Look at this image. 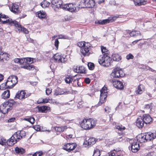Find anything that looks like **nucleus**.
I'll return each mask as SVG.
<instances>
[{
	"instance_id": "f257e3e1",
	"label": "nucleus",
	"mask_w": 156,
	"mask_h": 156,
	"mask_svg": "<svg viewBox=\"0 0 156 156\" xmlns=\"http://www.w3.org/2000/svg\"><path fill=\"white\" fill-rule=\"evenodd\" d=\"M96 121L92 119H84L80 122V126L84 129L89 130L96 125Z\"/></svg>"
},
{
	"instance_id": "f03ea898",
	"label": "nucleus",
	"mask_w": 156,
	"mask_h": 156,
	"mask_svg": "<svg viewBox=\"0 0 156 156\" xmlns=\"http://www.w3.org/2000/svg\"><path fill=\"white\" fill-rule=\"evenodd\" d=\"M3 23H8L11 26H14L16 31L19 32L22 31L25 34H27L29 31L26 28L22 27L20 23L15 20H13L12 19H9L6 21H3Z\"/></svg>"
},
{
	"instance_id": "7ed1b4c3",
	"label": "nucleus",
	"mask_w": 156,
	"mask_h": 156,
	"mask_svg": "<svg viewBox=\"0 0 156 156\" xmlns=\"http://www.w3.org/2000/svg\"><path fill=\"white\" fill-rule=\"evenodd\" d=\"M98 61L101 65L107 67L111 64L112 59L108 55H101L99 57Z\"/></svg>"
},
{
	"instance_id": "20e7f679",
	"label": "nucleus",
	"mask_w": 156,
	"mask_h": 156,
	"mask_svg": "<svg viewBox=\"0 0 156 156\" xmlns=\"http://www.w3.org/2000/svg\"><path fill=\"white\" fill-rule=\"evenodd\" d=\"M125 75L123 71L119 67H116L113 69L110 76L112 79L118 78L123 77Z\"/></svg>"
},
{
	"instance_id": "39448f33",
	"label": "nucleus",
	"mask_w": 156,
	"mask_h": 156,
	"mask_svg": "<svg viewBox=\"0 0 156 156\" xmlns=\"http://www.w3.org/2000/svg\"><path fill=\"white\" fill-rule=\"evenodd\" d=\"M94 0H81L79 5L81 8H92L95 5Z\"/></svg>"
},
{
	"instance_id": "423d86ee",
	"label": "nucleus",
	"mask_w": 156,
	"mask_h": 156,
	"mask_svg": "<svg viewBox=\"0 0 156 156\" xmlns=\"http://www.w3.org/2000/svg\"><path fill=\"white\" fill-rule=\"evenodd\" d=\"M18 77L16 76L12 75L9 77L6 81L7 85L9 88L13 87L18 82Z\"/></svg>"
},
{
	"instance_id": "0eeeda50",
	"label": "nucleus",
	"mask_w": 156,
	"mask_h": 156,
	"mask_svg": "<svg viewBox=\"0 0 156 156\" xmlns=\"http://www.w3.org/2000/svg\"><path fill=\"white\" fill-rule=\"evenodd\" d=\"M66 56L65 55H60L58 53L55 54L53 57L55 60L58 63H65L66 62L67 59Z\"/></svg>"
},
{
	"instance_id": "6e6552de",
	"label": "nucleus",
	"mask_w": 156,
	"mask_h": 156,
	"mask_svg": "<svg viewBox=\"0 0 156 156\" xmlns=\"http://www.w3.org/2000/svg\"><path fill=\"white\" fill-rule=\"evenodd\" d=\"M89 43H86L85 47L81 49V52L82 55L84 56H89L90 54V52L91 47Z\"/></svg>"
},
{
	"instance_id": "1a4fd4ad",
	"label": "nucleus",
	"mask_w": 156,
	"mask_h": 156,
	"mask_svg": "<svg viewBox=\"0 0 156 156\" xmlns=\"http://www.w3.org/2000/svg\"><path fill=\"white\" fill-rule=\"evenodd\" d=\"M76 147L77 145L75 143H69L64 144L62 147L63 149L69 152L74 150Z\"/></svg>"
},
{
	"instance_id": "9d476101",
	"label": "nucleus",
	"mask_w": 156,
	"mask_h": 156,
	"mask_svg": "<svg viewBox=\"0 0 156 156\" xmlns=\"http://www.w3.org/2000/svg\"><path fill=\"white\" fill-rule=\"evenodd\" d=\"M117 18L116 17H110L108 18V19L103 20H98L97 22H96V23H97L98 24L100 25H105L107 23H109L110 22H112L115 21L116 19Z\"/></svg>"
},
{
	"instance_id": "9b49d317",
	"label": "nucleus",
	"mask_w": 156,
	"mask_h": 156,
	"mask_svg": "<svg viewBox=\"0 0 156 156\" xmlns=\"http://www.w3.org/2000/svg\"><path fill=\"white\" fill-rule=\"evenodd\" d=\"M62 9L71 12H74L76 10L75 5L71 3L63 4Z\"/></svg>"
},
{
	"instance_id": "f8f14e48",
	"label": "nucleus",
	"mask_w": 156,
	"mask_h": 156,
	"mask_svg": "<svg viewBox=\"0 0 156 156\" xmlns=\"http://www.w3.org/2000/svg\"><path fill=\"white\" fill-rule=\"evenodd\" d=\"M30 95V94H27L25 90H22L18 91L16 95V97L20 99H22L28 97Z\"/></svg>"
},
{
	"instance_id": "ddd939ff",
	"label": "nucleus",
	"mask_w": 156,
	"mask_h": 156,
	"mask_svg": "<svg viewBox=\"0 0 156 156\" xmlns=\"http://www.w3.org/2000/svg\"><path fill=\"white\" fill-rule=\"evenodd\" d=\"M96 142V140L95 138L91 137L88 139L86 138L84 141L83 144L85 147H87L94 144Z\"/></svg>"
},
{
	"instance_id": "4468645a",
	"label": "nucleus",
	"mask_w": 156,
	"mask_h": 156,
	"mask_svg": "<svg viewBox=\"0 0 156 156\" xmlns=\"http://www.w3.org/2000/svg\"><path fill=\"white\" fill-rule=\"evenodd\" d=\"M52 7L56 8H62V0H52L51 1Z\"/></svg>"
},
{
	"instance_id": "2eb2a0df",
	"label": "nucleus",
	"mask_w": 156,
	"mask_h": 156,
	"mask_svg": "<svg viewBox=\"0 0 156 156\" xmlns=\"http://www.w3.org/2000/svg\"><path fill=\"white\" fill-rule=\"evenodd\" d=\"M112 83L114 87L118 89L122 90L124 88V85L119 80L113 81Z\"/></svg>"
},
{
	"instance_id": "dca6fc26",
	"label": "nucleus",
	"mask_w": 156,
	"mask_h": 156,
	"mask_svg": "<svg viewBox=\"0 0 156 156\" xmlns=\"http://www.w3.org/2000/svg\"><path fill=\"white\" fill-rule=\"evenodd\" d=\"M9 109V106L5 102L0 106V111L4 114L8 113Z\"/></svg>"
},
{
	"instance_id": "f3484780",
	"label": "nucleus",
	"mask_w": 156,
	"mask_h": 156,
	"mask_svg": "<svg viewBox=\"0 0 156 156\" xmlns=\"http://www.w3.org/2000/svg\"><path fill=\"white\" fill-rule=\"evenodd\" d=\"M136 126L139 128H142L144 126V121L143 118H142L141 116L139 117L137 119L136 122Z\"/></svg>"
},
{
	"instance_id": "a211bd4d",
	"label": "nucleus",
	"mask_w": 156,
	"mask_h": 156,
	"mask_svg": "<svg viewBox=\"0 0 156 156\" xmlns=\"http://www.w3.org/2000/svg\"><path fill=\"white\" fill-rule=\"evenodd\" d=\"M37 108L38 109V111L40 112L47 113L50 111V108L48 106H38L37 107Z\"/></svg>"
},
{
	"instance_id": "6ab92c4d",
	"label": "nucleus",
	"mask_w": 156,
	"mask_h": 156,
	"mask_svg": "<svg viewBox=\"0 0 156 156\" xmlns=\"http://www.w3.org/2000/svg\"><path fill=\"white\" fill-rule=\"evenodd\" d=\"M147 141L151 140L156 138V132L153 133H145Z\"/></svg>"
},
{
	"instance_id": "aec40b11",
	"label": "nucleus",
	"mask_w": 156,
	"mask_h": 156,
	"mask_svg": "<svg viewBox=\"0 0 156 156\" xmlns=\"http://www.w3.org/2000/svg\"><path fill=\"white\" fill-rule=\"evenodd\" d=\"M137 141L140 143H143L147 141L146 134L145 135L140 134L136 137Z\"/></svg>"
},
{
	"instance_id": "412c9836",
	"label": "nucleus",
	"mask_w": 156,
	"mask_h": 156,
	"mask_svg": "<svg viewBox=\"0 0 156 156\" xmlns=\"http://www.w3.org/2000/svg\"><path fill=\"white\" fill-rule=\"evenodd\" d=\"M131 147V151L134 153L136 152L140 149L139 144L136 141H134L132 144Z\"/></svg>"
},
{
	"instance_id": "4be33fe9",
	"label": "nucleus",
	"mask_w": 156,
	"mask_h": 156,
	"mask_svg": "<svg viewBox=\"0 0 156 156\" xmlns=\"http://www.w3.org/2000/svg\"><path fill=\"white\" fill-rule=\"evenodd\" d=\"M36 16L40 19H45L46 17V13L43 11L40 10L36 13Z\"/></svg>"
},
{
	"instance_id": "5701e85b",
	"label": "nucleus",
	"mask_w": 156,
	"mask_h": 156,
	"mask_svg": "<svg viewBox=\"0 0 156 156\" xmlns=\"http://www.w3.org/2000/svg\"><path fill=\"white\" fill-rule=\"evenodd\" d=\"M143 118L145 123L149 124L152 121V118L149 115L145 114L143 115Z\"/></svg>"
},
{
	"instance_id": "b1692460",
	"label": "nucleus",
	"mask_w": 156,
	"mask_h": 156,
	"mask_svg": "<svg viewBox=\"0 0 156 156\" xmlns=\"http://www.w3.org/2000/svg\"><path fill=\"white\" fill-rule=\"evenodd\" d=\"M11 9V11L15 13L18 14L20 12L19 5L15 3L12 4Z\"/></svg>"
},
{
	"instance_id": "393cba45",
	"label": "nucleus",
	"mask_w": 156,
	"mask_h": 156,
	"mask_svg": "<svg viewBox=\"0 0 156 156\" xmlns=\"http://www.w3.org/2000/svg\"><path fill=\"white\" fill-rule=\"evenodd\" d=\"M15 137H14V134L7 141V144L9 146H12L16 144L17 141H18L17 139Z\"/></svg>"
},
{
	"instance_id": "a878e982",
	"label": "nucleus",
	"mask_w": 156,
	"mask_h": 156,
	"mask_svg": "<svg viewBox=\"0 0 156 156\" xmlns=\"http://www.w3.org/2000/svg\"><path fill=\"white\" fill-rule=\"evenodd\" d=\"M130 35L132 37H139L141 38L143 37L139 31L134 30L131 32L130 34Z\"/></svg>"
},
{
	"instance_id": "bb28decb",
	"label": "nucleus",
	"mask_w": 156,
	"mask_h": 156,
	"mask_svg": "<svg viewBox=\"0 0 156 156\" xmlns=\"http://www.w3.org/2000/svg\"><path fill=\"white\" fill-rule=\"evenodd\" d=\"M68 128L67 126H55L54 127V129L56 131L60 133L66 130Z\"/></svg>"
},
{
	"instance_id": "cd10ccee",
	"label": "nucleus",
	"mask_w": 156,
	"mask_h": 156,
	"mask_svg": "<svg viewBox=\"0 0 156 156\" xmlns=\"http://www.w3.org/2000/svg\"><path fill=\"white\" fill-rule=\"evenodd\" d=\"M144 86L143 85L140 84L137 87L136 90V94H141L144 91Z\"/></svg>"
},
{
	"instance_id": "c85d7f7f",
	"label": "nucleus",
	"mask_w": 156,
	"mask_h": 156,
	"mask_svg": "<svg viewBox=\"0 0 156 156\" xmlns=\"http://www.w3.org/2000/svg\"><path fill=\"white\" fill-rule=\"evenodd\" d=\"M75 76H71L70 75L66 76L65 79V82L67 83H70L73 81Z\"/></svg>"
},
{
	"instance_id": "c756f323",
	"label": "nucleus",
	"mask_w": 156,
	"mask_h": 156,
	"mask_svg": "<svg viewBox=\"0 0 156 156\" xmlns=\"http://www.w3.org/2000/svg\"><path fill=\"white\" fill-rule=\"evenodd\" d=\"M134 1L136 6L144 5L147 3V0H134Z\"/></svg>"
},
{
	"instance_id": "7c9ffc66",
	"label": "nucleus",
	"mask_w": 156,
	"mask_h": 156,
	"mask_svg": "<svg viewBox=\"0 0 156 156\" xmlns=\"http://www.w3.org/2000/svg\"><path fill=\"white\" fill-rule=\"evenodd\" d=\"M9 55L6 53H3L0 51V59L7 60L8 59Z\"/></svg>"
},
{
	"instance_id": "2f4dec72",
	"label": "nucleus",
	"mask_w": 156,
	"mask_h": 156,
	"mask_svg": "<svg viewBox=\"0 0 156 156\" xmlns=\"http://www.w3.org/2000/svg\"><path fill=\"white\" fill-rule=\"evenodd\" d=\"M10 96V91L9 90L5 91L2 95V98L5 99L9 98Z\"/></svg>"
},
{
	"instance_id": "473e14b6",
	"label": "nucleus",
	"mask_w": 156,
	"mask_h": 156,
	"mask_svg": "<svg viewBox=\"0 0 156 156\" xmlns=\"http://www.w3.org/2000/svg\"><path fill=\"white\" fill-rule=\"evenodd\" d=\"M106 98L107 96L103 95H100V101L98 103V105H97V107L99 105H101L102 104L104 103L105 102V99Z\"/></svg>"
},
{
	"instance_id": "72a5a7b5",
	"label": "nucleus",
	"mask_w": 156,
	"mask_h": 156,
	"mask_svg": "<svg viewBox=\"0 0 156 156\" xmlns=\"http://www.w3.org/2000/svg\"><path fill=\"white\" fill-rule=\"evenodd\" d=\"M15 151L16 153L23 154L25 153V150L21 147H16L15 148Z\"/></svg>"
},
{
	"instance_id": "f704fd0d",
	"label": "nucleus",
	"mask_w": 156,
	"mask_h": 156,
	"mask_svg": "<svg viewBox=\"0 0 156 156\" xmlns=\"http://www.w3.org/2000/svg\"><path fill=\"white\" fill-rule=\"evenodd\" d=\"M78 69L76 71L77 73H86V69L83 66H79Z\"/></svg>"
},
{
	"instance_id": "c9c22d12",
	"label": "nucleus",
	"mask_w": 156,
	"mask_h": 156,
	"mask_svg": "<svg viewBox=\"0 0 156 156\" xmlns=\"http://www.w3.org/2000/svg\"><path fill=\"white\" fill-rule=\"evenodd\" d=\"M23 63L29 64L33 62V58H23Z\"/></svg>"
},
{
	"instance_id": "e433bc0d",
	"label": "nucleus",
	"mask_w": 156,
	"mask_h": 156,
	"mask_svg": "<svg viewBox=\"0 0 156 156\" xmlns=\"http://www.w3.org/2000/svg\"><path fill=\"white\" fill-rule=\"evenodd\" d=\"M73 84L74 86L76 87L79 86L78 83H79V80L78 78L77 77V75L75 76V77L73 81Z\"/></svg>"
},
{
	"instance_id": "4c0bfd02",
	"label": "nucleus",
	"mask_w": 156,
	"mask_h": 156,
	"mask_svg": "<svg viewBox=\"0 0 156 156\" xmlns=\"http://www.w3.org/2000/svg\"><path fill=\"white\" fill-rule=\"evenodd\" d=\"M65 92L62 89L57 88L55 91L54 94L56 95H61L64 94Z\"/></svg>"
},
{
	"instance_id": "58836bf2",
	"label": "nucleus",
	"mask_w": 156,
	"mask_h": 156,
	"mask_svg": "<svg viewBox=\"0 0 156 156\" xmlns=\"http://www.w3.org/2000/svg\"><path fill=\"white\" fill-rule=\"evenodd\" d=\"M112 57L113 60L116 61H119L121 58L120 56L117 54H113Z\"/></svg>"
},
{
	"instance_id": "ea45409f",
	"label": "nucleus",
	"mask_w": 156,
	"mask_h": 156,
	"mask_svg": "<svg viewBox=\"0 0 156 156\" xmlns=\"http://www.w3.org/2000/svg\"><path fill=\"white\" fill-rule=\"evenodd\" d=\"M21 68L30 70H32L35 69V66L31 65H29L22 66Z\"/></svg>"
},
{
	"instance_id": "a19ab883",
	"label": "nucleus",
	"mask_w": 156,
	"mask_h": 156,
	"mask_svg": "<svg viewBox=\"0 0 156 156\" xmlns=\"http://www.w3.org/2000/svg\"><path fill=\"white\" fill-rule=\"evenodd\" d=\"M50 5V3L46 1H44L41 3V5L43 8L48 7Z\"/></svg>"
},
{
	"instance_id": "79ce46f5",
	"label": "nucleus",
	"mask_w": 156,
	"mask_h": 156,
	"mask_svg": "<svg viewBox=\"0 0 156 156\" xmlns=\"http://www.w3.org/2000/svg\"><path fill=\"white\" fill-rule=\"evenodd\" d=\"M101 49L102 55H108V51L105 47L103 46H101Z\"/></svg>"
},
{
	"instance_id": "37998d69",
	"label": "nucleus",
	"mask_w": 156,
	"mask_h": 156,
	"mask_svg": "<svg viewBox=\"0 0 156 156\" xmlns=\"http://www.w3.org/2000/svg\"><path fill=\"white\" fill-rule=\"evenodd\" d=\"M101 95H105L107 96L108 92L107 87H103L101 90Z\"/></svg>"
},
{
	"instance_id": "c03bdc74",
	"label": "nucleus",
	"mask_w": 156,
	"mask_h": 156,
	"mask_svg": "<svg viewBox=\"0 0 156 156\" xmlns=\"http://www.w3.org/2000/svg\"><path fill=\"white\" fill-rule=\"evenodd\" d=\"M14 137H15L16 138V139H17L18 141H19L21 139V137L20 136V134L19 131H17L16 132L15 134H14Z\"/></svg>"
},
{
	"instance_id": "a18cd8bd",
	"label": "nucleus",
	"mask_w": 156,
	"mask_h": 156,
	"mask_svg": "<svg viewBox=\"0 0 156 156\" xmlns=\"http://www.w3.org/2000/svg\"><path fill=\"white\" fill-rule=\"evenodd\" d=\"M86 43L84 41L79 42L77 43V45L79 47L83 48L86 45Z\"/></svg>"
},
{
	"instance_id": "49530a36",
	"label": "nucleus",
	"mask_w": 156,
	"mask_h": 156,
	"mask_svg": "<svg viewBox=\"0 0 156 156\" xmlns=\"http://www.w3.org/2000/svg\"><path fill=\"white\" fill-rule=\"evenodd\" d=\"M7 104L8 106L9 105V107H12L15 104V102L13 100H9L8 101L5 102Z\"/></svg>"
},
{
	"instance_id": "de8ad7c7",
	"label": "nucleus",
	"mask_w": 156,
	"mask_h": 156,
	"mask_svg": "<svg viewBox=\"0 0 156 156\" xmlns=\"http://www.w3.org/2000/svg\"><path fill=\"white\" fill-rule=\"evenodd\" d=\"M100 153V150L97 149L94 150L93 156H100L101 155Z\"/></svg>"
},
{
	"instance_id": "09e8293b",
	"label": "nucleus",
	"mask_w": 156,
	"mask_h": 156,
	"mask_svg": "<svg viewBox=\"0 0 156 156\" xmlns=\"http://www.w3.org/2000/svg\"><path fill=\"white\" fill-rule=\"evenodd\" d=\"M25 120L29 122L32 124H33L34 123L35 121L34 118L32 117L28 118L25 119Z\"/></svg>"
},
{
	"instance_id": "8fccbe9b",
	"label": "nucleus",
	"mask_w": 156,
	"mask_h": 156,
	"mask_svg": "<svg viewBox=\"0 0 156 156\" xmlns=\"http://www.w3.org/2000/svg\"><path fill=\"white\" fill-rule=\"evenodd\" d=\"M7 88H9V87L7 85L6 82L5 83H2L0 86L1 89L4 90Z\"/></svg>"
},
{
	"instance_id": "3c124183",
	"label": "nucleus",
	"mask_w": 156,
	"mask_h": 156,
	"mask_svg": "<svg viewBox=\"0 0 156 156\" xmlns=\"http://www.w3.org/2000/svg\"><path fill=\"white\" fill-rule=\"evenodd\" d=\"M14 62L16 63H19L20 64L23 63V58H16L14 60Z\"/></svg>"
},
{
	"instance_id": "603ef678",
	"label": "nucleus",
	"mask_w": 156,
	"mask_h": 156,
	"mask_svg": "<svg viewBox=\"0 0 156 156\" xmlns=\"http://www.w3.org/2000/svg\"><path fill=\"white\" fill-rule=\"evenodd\" d=\"M115 127L116 129L120 131H123L125 129V127L122 126V125H116Z\"/></svg>"
},
{
	"instance_id": "864d4df0",
	"label": "nucleus",
	"mask_w": 156,
	"mask_h": 156,
	"mask_svg": "<svg viewBox=\"0 0 156 156\" xmlns=\"http://www.w3.org/2000/svg\"><path fill=\"white\" fill-rule=\"evenodd\" d=\"M88 66L89 69L91 70H93L94 68V64L91 62L88 63Z\"/></svg>"
},
{
	"instance_id": "5fc2aeb1",
	"label": "nucleus",
	"mask_w": 156,
	"mask_h": 156,
	"mask_svg": "<svg viewBox=\"0 0 156 156\" xmlns=\"http://www.w3.org/2000/svg\"><path fill=\"white\" fill-rule=\"evenodd\" d=\"M43 154V152L42 151L36 152L33 154L32 156H41Z\"/></svg>"
},
{
	"instance_id": "6e6d98bb",
	"label": "nucleus",
	"mask_w": 156,
	"mask_h": 156,
	"mask_svg": "<svg viewBox=\"0 0 156 156\" xmlns=\"http://www.w3.org/2000/svg\"><path fill=\"white\" fill-rule=\"evenodd\" d=\"M6 141V140L0 137V144L4 145L5 144Z\"/></svg>"
},
{
	"instance_id": "4d7b16f0",
	"label": "nucleus",
	"mask_w": 156,
	"mask_h": 156,
	"mask_svg": "<svg viewBox=\"0 0 156 156\" xmlns=\"http://www.w3.org/2000/svg\"><path fill=\"white\" fill-rule=\"evenodd\" d=\"M52 101V99H50L49 98H45L44 99L43 98V102L42 104H45L46 103H47L48 102H50V101Z\"/></svg>"
},
{
	"instance_id": "13d9d810",
	"label": "nucleus",
	"mask_w": 156,
	"mask_h": 156,
	"mask_svg": "<svg viewBox=\"0 0 156 156\" xmlns=\"http://www.w3.org/2000/svg\"><path fill=\"white\" fill-rule=\"evenodd\" d=\"M71 17L69 16H64V18L63 19V21H69L71 20Z\"/></svg>"
},
{
	"instance_id": "bf43d9fd",
	"label": "nucleus",
	"mask_w": 156,
	"mask_h": 156,
	"mask_svg": "<svg viewBox=\"0 0 156 156\" xmlns=\"http://www.w3.org/2000/svg\"><path fill=\"white\" fill-rule=\"evenodd\" d=\"M20 136L21 137V139L24 138L26 136V133L25 131H19Z\"/></svg>"
},
{
	"instance_id": "052dcab7",
	"label": "nucleus",
	"mask_w": 156,
	"mask_h": 156,
	"mask_svg": "<svg viewBox=\"0 0 156 156\" xmlns=\"http://www.w3.org/2000/svg\"><path fill=\"white\" fill-rule=\"evenodd\" d=\"M58 39H69V37L68 36H66L64 35H59L58 36Z\"/></svg>"
},
{
	"instance_id": "680f3d73",
	"label": "nucleus",
	"mask_w": 156,
	"mask_h": 156,
	"mask_svg": "<svg viewBox=\"0 0 156 156\" xmlns=\"http://www.w3.org/2000/svg\"><path fill=\"white\" fill-rule=\"evenodd\" d=\"M52 92V89L51 88H47L46 90V94L47 95H49Z\"/></svg>"
},
{
	"instance_id": "e2e57ef3",
	"label": "nucleus",
	"mask_w": 156,
	"mask_h": 156,
	"mask_svg": "<svg viewBox=\"0 0 156 156\" xmlns=\"http://www.w3.org/2000/svg\"><path fill=\"white\" fill-rule=\"evenodd\" d=\"M59 44V41L58 40V39H55V41L54 45L55 47H56V49H58Z\"/></svg>"
},
{
	"instance_id": "0e129e2a",
	"label": "nucleus",
	"mask_w": 156,
	"mask_h": 156,
	"mask_svg": "<svg viewBox=\"0 0 156 156\" xmlns=\"http://www.w3.org/2000/svg\"><path fill=\"white\" fill-rule=\"evenodd\" d=\"M134 56H133L131 54H129V55H128L126 56V58L127 59H133V58Z\"/></svg>"
},
{
	"instance_id": "69168bd1",
	"label": "nucleus",
	"mask_w": 156,
	"mask_h": 156,
	"mask_svg": "<svg viewBox=\"0 0 156 156\" xmlns=\"http://www.w3.org/2000/svg\"><path fill=\"white\" fill-rule=\"evenodd\" d=\"M110 108L109 107L107 106L105 108V112L107 113H108L110 110Z\"/></svg>"
},
{
	"instance_id": "338daca9",
	"label": "nucleus",
	"mask_w": 156,
	"mask_h": 156,
	"mask_svg": "<svg viewBox=\"0 0 156 156\" xmlns=\"http://www.w3.org/2000/svg\"><path fill=\"white\" fill-rule=\"evenodd\" d=\"M84 81L86 83L89 84L90 82V80L89 78H85Z\"/></svg>"
},
{
	"instance_id": "774afa93",
	"label": "nucleus",
	"mask_w": 156,
	"mask_h": 156,
	"mask_svg": "<svg viewBox=\"0 0 156 156\" xmlns=\"http://www.w3.org/2000/svg\"><path fill=\"white\" fill-rule=\"evenodd\" d=\"M153 153L148 152L147 153L144 154V156H152Z\"/></svg>"
}]
</instances>
